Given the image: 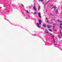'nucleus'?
<instances>
[{"label":"nucleus","mask_w":62,"mask_h":62,"mask_svg":"<svg viewBox=\"0 0 62 62\" xmlns=\"http://www.w3.org/2000/svg\"><path fill=\"white\" fill-rule=\"evenodd\" d=\"M38 22L39 23H37V25L38 27H40L39 24H40V25H41V23H42V21L41 20V19H39L38 20Z\"/></svg>","instance_id":"obj_1"},{"label":"nucleus","mask_w":62,"mask_h":62,"mask_svg":"<svg viewBox=\"0 0 62 62\" xmlns=\"http://www.w3.org/2000/svg\"><path fill=\"white\" fill-rule=\"evenodd\" d=\"M40 8V7H39V8H38V9L39 10V8Z\"/></svg>","instance_id":"obj_16"},{"label":"nucleus","mask_w":62,"mask_h":62,"mask_svg":"<svg viewBox=\"0 0 62 62\" xmlns=\"http://www.w3.org/2000/svg\"><path fill=\"white\" fill-rule=\"evenodd\" d=\"M34 14H37V12H34Z\"/></svg>","instance_id":"obj_14"},{"label":"nucleus","mask_w":62,"mask_h":62,"mask_svg":"<svg viewBox=\"0 0 62 62\" xmlns=\"http://www.w3.org/2000/svg\"><path fill=\"white\" fill-rule=\"evenodd\" d=\"M46 22L47 23H49V20H48V19H47V20H46Z\"/></svg>","instance_id":"obj_6"},{"label":"nucleus","mask_w":62,"mask_h":62,"mask_svg":"<svg viewBox=\"0 0 62 62\" xmlns=\"http://www.w3.org/2000/svg\"><path fill=\"white\" fill-rule=\"evenodd\" d=\"M55 8H56V7H55V6L54 7L52 8H54V10H55Z\"/></svg>","instance_id":"obj_5"},{"label":"nucleus","mask_w":62,"mask_h":62,"mask_svg":"<svg viewBox=\"0 0 62 62\" xmlns=\"http://www.w3.org/2000/svg\"><path fill=\"white\" fill-rule=\"evenodd\" d=\"M55 45H56V44H55Z\"/></svg>","instance_id":"obj_29"},{"label":"nucleus","mask_w":62,"mask_h":62,"mask_svg":"<svg viewBox=\"0 0 62 62\" xmlns=\"http://www.w3.org/2000/svg\"><path fill=\"white\" fill-rule=\"evenodd\" d=\"M49 1H48L47 2H46V3H48V2H49Z\"/></svg>","instance_id":"obj_18"},{"label":"nucleus","mask_w":62,"mask_h":62,"mask_svg":"<svg viewBox=\"0 0 62 62\" xmlns=\"http://www.w3.org/2000/svg\"><path fill=\"white\" fill-rule=\"evenodd\" d=\"M53 39L54 40V43H55V40H54V38Z\"/></svg>","instance_id":"obj_11"},{"label":"nucleus","mask_w":62,"mask_h":62,"mask_svg":"<svg viewBox=\"0 0 62 62\" xmlns=\"http://www.w3.org/2000/svg\"><path fill=\"white\" fill-rule=\"evenodd\" d=\"M54 25H56V24H53Z\"/></svg>","instance_id":"obj_20"},{"label":"nucleus","mask_w":62,"mask_h":62,"mask_svg":"<svg viewBox=\"0 0 62 62\" xmlns=\"http://www.w3.org/2000/svg\"><path fill=\"white\" fill-rule=\"evenodd\" d=\"M52 6H54V5H52Z\"/></svg>","instance_id":"obj_32"},{"label":"nucleus","mask_w":62,"mask_h":62,"mask_svg":"<svg viewBox=\"0 0 62 62\" xmlns=\"http://www.w3.org/2000/svg\"><path fill=\"white\" fill-rule=\"evenodd\" d=\"M40 1L41 2H43V0H40Z\"/></svg>","instance_id":"obj_15"},{"label":"nucleus","mask_w":62,"mask_h":62,"mask_svg":"<svg viewBox=\"0 0 62 62\" xmlns=\"http://www.w3.org/2000/svg\"><path fill=\"white\" fill-rule=\"evenodd\" d=\"M47 32H48V31L47 30Z\"/></svg>","instance_id":"obj_34"},{"label":"nucleus","mask_w":62,"mask_h":62,"mask_svg":"<svg viewBox=\"0 0 62 62\" xmlns=\"http://www.w3.org/2000/svg\"><path fill=\"white\" fill-rule=\"evenodd\" d=\"M46 32V33H47V34H49V32Z\"/></svg>","instance_id":"obj_13"},{"label":"nucleus","mask_w":62,"mask_h":62,"mask_svg":"<svg viewBox=\"0 0 62 62\" xmlns=\"http://www.w3.org/2000/svg\"><path fill=\"white\" fill-rule=\"evenodd\" d=\"M38 1H40V0H38Z\"/></svg>","instance_id":"obj_28"},{"label":"nucleus","mask_w":62,"mask_h":62,"mask_svg":"<svg viewBox=\"0 0 62 62\" xmlns=\"http://www.w3.org/2000/svg\"><path fill=\"white\" fill-rule=\"evenodd\" d=\"M58 22H60V20H58Z\"/></svg>","instance_id":"obj_19"},{"label":"nucleus","mask_w":62,"mask_h":62,"mask_svg":"<svg viewBox=\"0 0 62 62\" xmlns=\"http://www.w3.org/2000/svg\"><path fill=\"white\" fill-rule=\"evenodd\" d=\"M53 20H54V21H55V20H54V19H52L51 20V21H52Z\"/></svg>","instance_id":"obj_9"},{"label":"nucleus","mask_w":62,"mask_h":62,"mask_svg":"<svg viewBox=\"0 0 62 62\" xmlns=\"http://www.w3.org/2000/svg\"><path fill=\"white\" fill-rule=\"evenodd\" d=\"M46 20H47V19L48 18H46Z\"/></svg>","instance_id":"obj_27"},{"label":"nucleus","mask_w":62,"mask_h":62,"mask_svg":"<svg viewBox=\"0 0 62 62\" xmlns=\"http://www.w3.org/2000/svg\"><path fill=\"white\" fill-rule=\"evenodd\" d=\"M26 11L27 13L29 14V12H28V11L27 10H26Z\"/></svg>","instance_id":"obj_12"},{"label":"nucleus","mask_w":62,"mask_h":62,"mask_svg":"<svg viewBox=\"0 0 62 62\" xmlns=\"http://www.w3.org/2000/svg\"><path fill=\"white\" fill-rule=\"evenodd\" d=\"M49 30L50 31H51V32H53V31H52V30L51 29H49Z\"/></svg>","instance_id":"obj_10"},{"label":"nucleus","mask_w":62,"mask_h":62,"mask_svg":"<svg viewBox=\"0 0 62 62\" xmlns=\"http://www.w3.org/2000/svg\"><path fill=\"white\" fill-rule=\"evenodd\" d=\"M21 5H22V6H23V7H24V6H23V5L22 4H21Z\"/></svg>","instance_id":"obj_17"},{"label":"nucleus","mask_w":62,"mask_h":62,"mask_svg":"<svg viewBox=\"0 0 62 62\" xmlns=\"http://www.w3.org/2000/svg\"><path fill=\"white\" fill-rule=\"evenodd\" d=\"M60 37V35H59L58 36V37H59V38Z\"/></svg>","instance_id":"obj_23"},{"label":"nucleus","mask_w":62,"mask_h":62,"mask_svg":"<svg viewBox=\"0 0 62 62\" xmlns=\"http://www.w3.org/2000/svg\"><path fill=\"white\" fill-rule=\"evenodd\" d=\"M62 22V21H60V22Z\"/></svg>","instance_id":"obj_21"},{"label":"nucleus","mask_w":62,"mask_h":62,"mask_svg":"<svg viewBox=\"0 0 62 62\" xmlns=\"http://www.w3.org/2000/svg\"><path fill=\"white\" fill-rule=\"evenodd\" d=\"M50 35H52V34H51V33H50Z\"/></svg>","instance_id":"obj_24"},{"label":"nucleus","mask_w":62,"mask_h":62,"mask_svg":"<svg viewBox=\"0 0 62 62\" xmlns=\"http://www.w3.org/2000/svg\"><path fill=\"white\" fill-rule=\"evenodd\" d=\"M59 34H61V32H60L59 33Z\"/></svg>","instance_id":"obj_26"},{"label":"nucleus","mask_w":62,"mask_h":62,"mask_svg":"<svg viewBox=\"0 0 62 62\" xmlns=\"http://www.w3.org/2000/svg\"><path fill=\"white\" fill-rule=\"evenodd\" d=\"M33 8L34 10H36V6L35 5H34V6Z\"/></svg>","instance_id":"obj_3"},{"label":"nucleus","mask_w":62,"mask_h":62,"mask_svg":"<svg viewBox=\"0 0 62 62\" xmlns=\"http://www.w3.org/2000/svg\"><path fill=\"white\" fill-rule=\"evenodd\" d=\"M57 25H58V24H57Z\"/></svg>","instance_id":"obj_35"},{"label":"nucleus","mask_w":62,"mask_h":62,"mask_svg":"<svg viewBox=\"0 0 62 62\" xmlns=\"http://www.w3.org/2000/svg\"><path fill=\"white\" fill-rule=\"evenodd\" d=\"M50 15H53L52 14H50Z\"/></svg>","instance_id":"obj_25"},{"label":"nucleus","mask_w":62,"mask_h":62,"mask_svg":"<svg viewBox=\"0 0 62 62\" xmlns=\"http://www.w3.org/2000/svg\"><path fill=\"white\" fill-rule=\"evenodd\" d=\"M38 15L39 16V17L40 18H41V16H40V13H38Z\"/></svg>","instance_id":"obj_2"},{"label":"nucleus","mask_w":62,"mask_h":62,"mask_svg":"<svg viewBox=\"0 0 62 62\" xmlns=\"http://www.w3.org/2000/svg\"><path fill=\"white\" fill-rule=\"evenodd\" d=\"M58 45V46H59V45Z\"/></svg>","instance_id":"obj_33"},{"label":"nucleus","mask_w":62,"mask_h":62,"mask_svg":"<svg viewBox=\"0 0 62 62\" xmlns=\"http://www.w3.org/2000/svg\"><path fill=\"white\" fill-rule=\"evenodd\" d=\"M30 8L31 9V8H31V7H30Z\"/></svg>","instance_id":"obj_30"},{"label":"nucleus","mask_w":62,"mask_h":62,"mask_svg":"<svg viewBox=\"0 0 62 62\" xmlns=\"http://www.w3.org/2000/svg\"><path fill=\"white\" fill-rule=\"evenodd\" d=\"M47 26L48 27V28H50V27H51V26H49V25H47Z\"/></svg>","instance_id":"obj_7"},{"label":"nucleus","mask_w":62,"mask_h":62,"mask_svg":"<svg viewBox=\"0 0 62 62\" xmlns=\"http://www.w3.org/2000/svg\"><path fill=\"white\" fill-rule=\"evenodd\" d=\"M52 36H53V37H54V35H53Z\"/></svg>","instance_id":"obj_31"},{"label":"nucleus","mask_w":62,"mask_h":62,"mask_svg":"<svg viewBox=\"0 0 62 62\" xmlns=\"http://www.w3.org/2000/svg\"><path fill=\"white\" fill-rule=\"evenodd\" d=\"M43 26L45 28L46 26V25L45 24H43Z\"/></svg>","instance_id":"obj_4"},{"label":"nucleus","mask_w":62,"mask_h":62,"mask_svg":"<svg viewBox=\"0 0 62 62\" xmlns=\"http://www.w3.org/2000/svg\"><path fill=\"white\" fill-rule=\"evenodd\" d=\"M56 11H55L54 12H57V11H58V10L56 9Z\"/></svg>","instance_id":"obj_8"},{"label":"nucleus","mask_w":62,"mask_h":62,"mask_svg":"<svg viewBox=\"0 0 62 62\" xmlns=\"http://www.w3.org/2000/svg\"><path fill=\"white\" fill-rule=\"evenodd\" d=\"M54 26H53V28H54Z\"/></svg>","instance_id":"obj_22"}]
</instances>
